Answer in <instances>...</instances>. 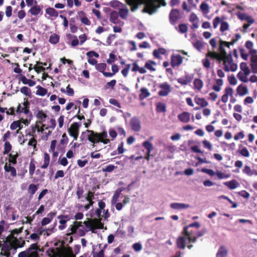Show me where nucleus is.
<instances>
[{"label":"nucleus","instance_id":"nucleus-27","mask_svg":"<svg viewBox=\"0 0 257 257\" xmlns=\"http://www.w3.org/2000/svg\"><path fill=\"white\" fill-rule=\"evenodd\" d=\"M45 231H50L52 232H54L55 231V226H54L51 229L49 228L46 230H40V231H39V233H33L31 234L30 235L31 239H33L35 241L39 240L40 235H41L42 234V233L44 232H45Z\"/></svg>","mask_w":257,"mask_h":257},{"label":"nucleus","instance_id":"nucleus-10","mask_svg":"<svg viewBox=\"0 0 257 257\" xmlns=\"http://www.w3.org/2000/svg\"><path fill=\"white\" fill-rule=\"evenodd\" d=\"M31 119V116L30 115L29 118H27L26 119L22 118L19 121H13L10 125V128L12 130H15L19 128V130L14 134V136H16V134L18 133L19 130L23 127L22 126H21V123H24L26 125H28L30 123Z\"/></svg>","mask_w":257,"mask_h":257},{"label":"nucleus","instance_id":"nucleus-33","mask_svg":"<svg viewBox=\"0 0 257 257\" xmlns=\"http://www.w3.org/2000/svg\"><path fill=\"white\" fill-rule=\"evenodd\" d=\"M235 37V38L232 39L230 42L222 40V43L224 44L226 47L229 48L231 45H233L241 38L239 34H236Z\"/></svg>","mask_w":257,"mask_h":257},{"label":"nucleus","instance_id":"nucleus-62","mask_svg":"<svg viewBox=\"0 0 257 257\" xmlns=\"http://www.w3.org/2000/svg\"><path fill=\"white\" fill-rule=\"evenodd\" d=\"M193 45L199 51H201L204 47L203 42L199 40H197L195 42L193 43Z\"/></svg>","mask_w":257,"mask_h":257},{"label":"nucleus","instance_id":"nucleus-58","mask_svg":"<svg viewBox=\"0 0 257 257\" xmlns=\"http://www.w3.org/2000/svg\"><path fill=\"white\" fill-rule=\"evenodd\" d=\"M12 146L8 141L5 142L4 154H7L12 150Z\"/></svg>","mask_w":257,"mask_h":257},{"label":"nucleus","instance_id":"nucleus-30","mask_svg":"<svg viewBox=\"0 0 257 257\" xmlns=\"http://www.w3.org/2000/svg\"><path fill=\"white\" fill-rule=\"evenodd\" d=\"M236 91L237 94L240 96H243L248 94V90L247 87L243 84H240L237 87Z\"/></svg>","mask_w":257,"mask_h":257},{"label":"nucleus","instance_id":"nucleus-43","mask_svg":"<svg viewBox=\"0 0 257 257\" xmlns=\"http://www.w3.org/2000/svg\"><path fill=\"white\" fill-rule=\"evenodd\" d=\"M107 67V65L104 63H97V64L95 66L96 69L98 71L102 73L103 74V73H107L106 72H105V70L106 69Z\"/></svg>","mask_w":257,"mask_h":257},{"label":"nucleus","instance_id":"nucleus-41","mask_svg":"<svg viewBox=\"0 0 257 257\" xmlns=\"http://www.w3.org/2000/svg\"><path fill=\"white\" fill-rule=\"evenodd\" d=\"M46 13L52 17H57L58 16V12L53 8L46 9Z\"/></svg>","mask_w":257,"mask_h":257},{"label":"nucleus","instance_id":"nucleus-31","mask_svg":"<svg viewBox=\"0 0 257 257\" xmlns=\"http://www.w3.org/2000/svg\"><path fill=\"white\" fill-rule=\"evenodd\" d=\"M223 184L231 190L235 189L239 186V183L235 180L225 182Z\"/></svg>","mask_w":257,"mask_h":257},{"label":"nucleus","instance_id":"nucleus-38","mask_svg":"<svg viewBox=\"0 0 257 257\" xmlns=\"http://www.w3.org/2000/svg\"><path fill=\"white\" fill-rule=\"evenodd\" d=\"M223 85V80L221 79H217L216 80L215 84L213 85L212 89L217 92L220 91L221 87Z\"/></svg>","mask_w":257,"mask_h":257},{"label":"nucleus","instance_id":"nucleus-4","mask_svg":"<svg viewBox=\"0 0 257 257\" xmlns=\"http://www.w3.org/2000/svg\"><path fill=\"white\" fill-rule=\"evenodd\" d=\"M107 133L106 131H103L100 133H95L93 131L86 130L81 133L80 139L82 141L88 140L89 142L93 143V147L95 144L99 142L103 143L104 144L109 143L110 141L107 139Z\"/></svg>","mask_w":257,"mask_h":257},{"label":"nucleus","instance_id":"nucleus-50","mask_svg":"<svg viewBox=\"0 0 257 257\" xmlns=\"http://www.w3.org/2000/svg\"><path fill=\"white\" fill-rule=\"evenodd\" d=\"M18 157V154L17 153H15V154L11 153L9 155V164H12L15 165L17 163V159Z\"/></svg>","mask_w":257,"mask_h":257},{"label":"nucleus","instance_id":"nucleus-17","mask_svg":"<svg viewBox=\"0 0 257 257\" xmlns=\"http://www.w3.org/2000/svg\"><path fill=\"white\" fill-rule=\"evenodd\" d=\"M237 18L241 21H246L248 23L253 24L255 22L254 19L250 16L241 12L236 13Z\"/></svg>","mask_w":257,"mask_h":257},{"label":"nucleus","instance_id":"nucleus-40","mask_svg":"<svg viewBox=\"0 0 257 257\" xmlns=\"http://www.w3.org/2000/svg\"><path fill=\"white\" fill-rule=\"evenodd\" d=\"M50 160V158L49 155L47 153H44V163L42 165V166H41V168L42 169H46L49 165Z\"/></svg>","mask_w":257,"mask_h":257},{"label":"nucleus","instance_id":"nucleus-20","mask_svg":"<svg viewBox=\"0 0 257 257\" xmlns=\"http://www.w3.org/2000/svg\"><path fill=\"white\" fill-rule=\"evenodd\" d=\"M194 101L199 106L195 107L194 109L195 110H197L201 107H205L208 104L204 98H200L198 96L195 97Z\"/></svg>","mask_w":257,"mask_h":257},{"label":"nucleus","instance_id":"nucleus-46","mask_svg":"<svg viewBox=\"0 0 257 257\" xmlns=\"http://www.w3.org/2000/svg\"><path fill=\"white\" fill-rule=\"evenodd\" d=\"M178 117L183 122H188L190 118L189 113H180Z\"/></svg>","mask_w":257,"mask_h":257},{"label":"nucleus","instance_id":"nucleus-16","mask_svg":"<svg viewBox=\"0 0 257 257\" xmlns=\"http://www.w3.org/2000/svg\"><path fill=\"white\" fill-rule=\"evenodd\" d=\"M59 219V225L58 228L60 230H63L66 227L67 222L70 219L68 215H61L58 216Z\"/></svg>","mask_w":257,"mask_h":257},{"label":"nucleus","instance_id":"nucleus-35","mask_svg":"<svg viewBox=\"0 0 257 257\" xmlns=\"http://www.w3.org/2000/svg\"><path fill=\"white\" fill-rule=\"evenodd\" d=\"M194 88L198 91H200L203 87V82L199 78H196L193 82Z\"/></svg>","mask_w":257,"mask_h":257},{"label":"nucleus","instance_id":"nucleus-15","mask_svg":"<svg viewBox=\"0 0 257 257\" xmlns=\"http://www.w3.org/2000/svg\"><path fill=\"white\" fill-rule=\"evenodd\" d=\"M194 78V74L186 73L184 77L177 79V82L182 85H186L191 83Z\"/></svg>","mask_w":257,"mask_h":257},{"label":"nucleus","instance_id":"nucleus-54","mask_svg":"<svg viewBox=\"0 0 257 257\" xmlns=\"http://www.w3.org/2000/svg\"><path fill=\"white\" fill-rule=\"evenodd\" d=\"M152 64L155 65L156 63L152 60H149L145 63V67L150 71H154L156 70V69L152 66Z\"/></svg>","mask_w":257,"mask_h":257},{"label":"nucleus","instance_id":"nucleus-8","mask_svg":"<svg viewBox=\"0 0 257 257\" xmlns=\"http://www.w3.org/2000/svg\"><path fill=\"white\" fill-rule=\"evenodd\" d=\"M223 62V70L226 72H234L237 69V65L233 62L231 53L226 52L222 61Z\"/></svg>","mask_w":257,"mask_h":257},{"label":"nucleus","instance_id":"nucleus-2","mask_svg":"<svg viewBox=\"0 0 257 257\" xmlns=\"http://www.w3.org/2000/svg\"><path fill=\"white\" fill-rule=\"evenodd\" d=\"M23 227L19 229H15L12 230L11 234L8 236L6 241L4 242L2 247L0 257H9L10 250L13 248L22 247L24 243V241L21 238H18L16 235L22 231Z\"/></svg>","mask_w":257,"mask_h":257},{"label":"nucleus","instance_id":"nucleus-51","mask_svg":"<svg viewBox=\"0 0 257 257\" xmlns=\"http://www.w3.org/2000/svg\"><path fill=\"white\" fill-rule=\"evenodd\" d=\"M38 190V186L37 185L34 184H31L28 188V192L29 194L31 195H34L36 192Z\"/></svg>","mask_w":257,"mask_h":257},{"label":"nucleus","instance_id":"nucleus-9","mask_svg":"<svg viewBox=\"0 0 257 257\" xmlns=\"http://www.w3.org/2000/svg\"><path fill=\"white\" fill-rule=\"evenodd\" d=\"M225 46L222 43V40L219 41V51L220 53L215 51H209L206 55V57H209L212 59H216L219 63H220L224 55H226V51L224 47Z\"/></svg>","mask_w":257,"mask_h":257},{"label":"nucleus","instance_id":"nucleus-45","mask_svg":"<svg viewBox=\"0 0 257 257\" xmlns=\"http://www.w3.org/2000/svg\"><path fill=\"white\" fill-rule=\"evenodd\" d=\"M121 192V190L120 189H117L115 191L114 194L113 196H112L111 201V204L112 205H114L116 203V202L118 200V199L120 196Z\"/></svg>","mask_w":257,"mask_h":257},{"label":"nucleus","instance_id":"nucleus-12","mask_svg":"<svg viewBox=\"0 0 257 257\" xmlns=\"http://www.w3.org/2000/svg\"><path fill=\"white\" fill-rule=\"evenodd\" d=\"M183 63V57L180 54H172L171 56L170 64L173 68L178 67Z\"/></svg>","mask_w":257,"mask_h":257},{"label":"nucleus","instance_id":"nucleus-22","mask_svg":"<svg viewBox=\"0 0 257 257\" xmlns=\"http://www.w3.org/2000/svg\"><path fill=\"white\" fill-rule=\"evenodd\" d=\"M233 93V89L230 87H226L224 90V94L222 96L221 100L223 102H226L228 100V96H232Z\"/></svg>","mask_w":257,"mask_h":257},{"label":"nucleus","instance_id":"nucleus-56","mask_svg":"<svg viewBox=\"0 0 257 257\" xmlns=\"http://www.w3.org/2000/svg\"><path fill=\"white\" fill-rule=\"evenodd\" d=\"M156 107L158 112H164L166 110L165 104L162 102L158 103Z\"/></svg>","mask_w":257,"mask_h":257},{"label":"nucleus","instance_id":"nucleus-7","mask_svg":"<svg viewBox=\"0 0 257 257\" xmlns=\"http://www.w3.org/2000/svg\"><path fill=\"white\" fill-rule=\"evenodd\" d=\"M184 235L179 236L177 240V245L178 248L184 249L186 245L190 242H195L196 237L193 235V233L188 230V227L184 229Z\"/></svg>","mask_w":257,"mask_h":257},{"label":"nucleus","instance_id":"nucleus-64","mask_svg":"<svg viewBox=\"0 0 257 257\" xmlns=\"http://www.w3.org/2000/svg\"><path fill=\"white\" fill-rule=\"evenodd\" d=\"M229 28V24L227 22L222 21L221 22V26L220 28V31L221 32H224L225 31H227Z\"/></svg>","mask_w":257,"mask_h":257},{"label":"nucleus","instance_id":"nucleus-11","mask_svg":"<svg viewBox=\"0 0 257 257\" xmlns=\"http://www.w3.org/2000/svg\"><path fill=\"white\" fill-rule=\"evenodd\" d=\"M81 126V123L79 122L72 123L68 130L69 135L76 140L79 135V128Z\"/></svg>","mask_w":257,"mask_h":257},{"label":"nucleus","instance_id":"nucleus-23","mask_svg":"<svg viewBox=\"0 0 257 257\" xmlns=\"http://www.w3.org/2000/svg\"><path fill=\"white\" fill-rule=\"evenodd\" d=\"M38 246L36 244H33L28 249L27 257H38Z\"/></svg>","mask_w":257,"mask_h":257},{"label":"nucleus","instance_id":"nucleus-14","mask_svg":"<svg viewBox=\"0 0 257 257\" xmlns=\"http://www.w3.org/2000/svg\"><path fill=\"white\" fill-rule=\"evenodd\" d=\"M159 87L161 89L158 94L160 96H166L171 92V87L168 82H164L160 84Z\"/></svg>","mask_w":257,"mask_h":257},{"label":"nucleus","instance_id":"nucleus-42","mask_svg":"<svg viewBox=\"0 0 257 257\" xmlns=\"http://www.w3.org/2000/svg\"><path fill=\"white\" fill-rule=\"evenodd\" d=\"M141 94H140V98L141 99H145L150 95V93L146 88H142L141 89Z\"/></svg>","mask_w":257,"mask_h":257},{"label":"nucleus","instance_id":"nucleus-44","mask_svg":"<svg viewBox=\"0 0 257 257\" xmlns=\"http://www.w3.org/2000/svg\"><path fill=\"white\" fill-rule=\"evenodd\" d=\"M59 36L55 33L51 35L49 37V41L52 44H56L59 42Z\"/></svg>","mask_w":257,"mask_h":257},{"label":"nucleus","instance_id":"nucleus-6","mask_svg":"<svg viewBox=\"0 0 257 257\" xmlns=\"http://www.w3.org/2000/svg\"><path fill=\"white\" fill-rule=\"evenodd\" d=\"M36 116L38 118L40 119L42 122H44L43 123L41 128L38 127L37 131L42 133L49 135L51 133V131L48 130V133L44 132L45 129L48 130L51 128L53 130L56 124L55 119L47 118L46 113H37Z\"/></svg>","mask_w":257,"mask_h":257},{"label":"nucleus","instance_id":"nucleus-18","mask_svg":"<svg viewBox=\"0 0 257 257\" xmlns=\"http://www.w3.org/2000/svg\"><path fill=\"white\" fill-rule=\"evenodd\" d=\"M250 56V66L251 72L254 74H257V53Z\"/></svg>","mask_w":257,"mask_h":257},{"label":"nucleus","instance_id":"nucleus-39","mask_svg":"<svg viewBox=\"0 0 257 257\" xmlns=\"http://www.w3.org/2000/svg\"><path fill=\"white\" fill-rule=\"evenodd\" d=\"M129 11L126 8H122L119 9L118 14L119 16L122 19H126L128 14Z\"/></svg>","mask_w":257,"mask_h":257},{"label":"nucleus","instance_id":"nucleus-60","mask_svg":"<svg viewBox=\"0 0 257 257\" xmlns=\"http://www.w3.org/2000/svg\"><path fill=\"white\" fill-rule=\"evenodd\" d=\"M242 172L249 176H251L253 174V171L251 169L250 167L247 165H245L244 167Z\"/></svg>","mask_w":257,"mask_h":257},{"label":"nucleus","instance_id":"nucleus-55","mask_svg":"<svg viewBox=\"0 0 257 257\" xmlns=\"http://www.w3.org/2000/svg\"><path fill=\"white\" fill-rule=\"evenodd\" d=\"M131 66V64H125V67L121 70V73L124 77H126L127 76Z\"/></svg>","mask_w":257,"mask_h":257},{"label":"nucleus","instance_id":"nucleus-1","mask_svg":"<svg viewBox=\"0 0 257 257\" xmlns=\"http://www.w3.org/2000/svg\"><path fill=\"white\" fill-rule=\"evenodd\" d=\"M125 2L130 7L133 12L137 10L140 5H144L145 7L142 12L150 15L156 13L161 6L166 5L165 0H125Z\"/></svg>","mask_w":257,"mask_h":257},{"label":"nucleus","instance_id":"nucleus-28","mask_svg":"<svg viewBox=\"0 0 257 257\" xmlns=\"http://www.w3.org/2000/svg\"><path fill=\"white\" fill-rule=\"evenodd\" d=\"M42 8L40 6L35 5L34 6L31 7L28 12L32 16H37L42 13Z\"/></svg>","mask_w":257,"mask_h":257},{"label":"nucleus","instance_id":"nucleus-25","mask_svg":"<svg viewBox=\"0 0 257 257\" xmlns=\"http://www.w3.org/2000/svg\"><path fill=\"white\" fill-rule=\"evenodd\" d=\"M253 43L252 41L248 40L245 43V47L248 50L250 55L257 54V50L253 48Z\"/></svg>","mask_w":257,"mask_h":257},{"label":"nucleus","instance_id":"nucleus-63","mask_svg":"<svg viewBox=\"0 0 257 257\" xmlns=\"http://www.w3.org/2000/svg\"><path fill=\"white\" fill-rule=\"evenodd\" d=\"M200 8L204 14H207L209 13V6L207 4L202 3L200 6Z\"/></svg>","mask_w":257,"mask_h":257},{"label":"nucleus","instance_id":"nucleus-34","mask_svg":"<svg viewBox=\"0 0 257 257\" xmlns=\"http://www.w3.org/2000/svg\"><path fill=\"white\" fill-rule=\"evenodd\" d=\"M227 253V248L224 246H221L216 253V257H226Z\"/></svg>","mask_w":257,"mask_h":257},{"label":"nucleus","instance_id":"nucleus-49","mask_svg":"<svg viewBox=\"0 0 257 257\" xmlns=\"http://www.w3.org/2000/svg\"><path fill=\"white\" fill-rule=\"evenodd\" d=\"M118 16V13L116 11L112 12L110 15V22L113 24H116Z\"/></svg>","mask_w":257,"mask_h":257},{"label":"nucleus","instance_id":"nucleus-52","mask_svg":"<svg viewBox=\"0 0 257 257\" xmlns=\"http://www.w3.org/2000/svg\"><path fill=\"white\" fill-rule=\"evenodd\" d=\"M20 91L22 93L25 95L26 96L31 97L32 95L31 90L28 87H26V86L22 87L20 89Z\"/></svg>","mask_w":257,"mask_h":257},{"label":"nucleus","instance_id":"nucleus-48","mask_svg":"<svg viewBox=\"0 0 257 257\" xmlns=\"http://www.w3.org/2000/svg\"><path fill=\"white\" fill-rule=\"evenodd\" d=\"M37 90L36 93L37 95L43 96L45 95L47 93V90L46 88L42 87L40 85H38L37 86Z\"/></svg>","mask_w":257,"mask_h":257},{"label":"nucleus","instance_id":"nucleus-24","mask_svg":"<svg viewBox=\"0 0 257 257\" xmlns=\"http://www.w3.org/2000/svg\"><path fill=\"white\" fill-rule=\"evenodd\" d=\"M170 206L172 208L174 209H185L188 208L190 207V205L188 204L181 203H177L175 202L171 203L170 204Z\"/></svg>","mask_w":257,"mask_h":257},{"label":"nucleus","instance_id":"nucleus-36","mask_svg":"<svg viewBox=\"0 0 257 257\" xmlns=\"http://www.w3.org/2000/svg\"><path fill=\"white\" fill-rule=\"evenodd\" d=\"M240 68L243 72L245 76L248 75L250 73V70L246 62H241L240 64Z\"/></svg>","mask_w":257,"mask_h":257},{"label":"nucleus","instance_id":"nucleus-37","mask_svg":"<svg viewBox=\"0 0 257 257\" xmlns=\"http://www.w3.org/2000/svg\"><path fill=\"white\" fill-rule=\"evenodd\" d=\"M111 69L112 71V73H111V72L103 73V75L106 77H110L112 76L113 75H114L119 70L118 67L117 65L116 64H113L112 65Z\"/></svg>","mask_w":257,"mask_h":257},{"label":"nucleus","instance_id":"nucleus-13","mask_svg":"<svg viewBox=\"0 0 257 257\" xmlns=\"http://www.w3.org/2000/svg\"><path fill=\"white\" fill-rule=\"evenodd\" d=\"M181 18L179 11L176 9H172L169 14V21L171 24L174 25Z\"/></svg>","mask_w":257,"mask_h":257},{"label":"nucleus","instance_id":"nucleus-47","mask_svg":"<svg viewBox=\"0 0 257 257\" xmlns=\"http://www.w3.org/2000/svg\"><path fill=\"white\" fill-rule=\"evenodd\" d=\"M98 206L99 208L95 211V213L96 216L98 217H100L101 215V210L104 208L105 206V203L103 201H100L98 202Z\"/></svg>","mask_w":257,"mask_h":257},{"label":"nucleus","instance_id":"nucleus-5","mask_svg":"<svg viewBox=\"0 0 257 257\" xmlns=\"http://www.w3.org/2000/svg\"><path fill=\"white\" fill-rule=\"evenodd\" d=\"M47 254L48 257H75L69 247H52L47 250Z\"/></svg>","mask_w":257,"mask_h":257},{"label":"nucleus","instance_id":"nucleus-21","mask_svg":"<svg viewBox=\"0 0 257 257\" xmlns=\"http://www.w3.org/2000/svg\"><path fill=\"white\" fill-rule=\"evenodd\" d=\"M56 214V213L54 212H50V213H49L47 215L46 217L42 219L41 222V225L42 226H45L49 224L52 221L54 217L55 216Z\"/></svg>","mask_w":257,"mask_h":257},{"label":"nucleus","instance_id":"nucleus-57","mask_svg":"<svg viewBox=\"0 0 257 257\" xmlns=\"http://www.w3.org/2000/svg\"><path fill=\"white\" fill-rule=\"evenodd\" d=\"M215 175L219 179H227L230 177V174H225L220 171L217 170L215 172Z\"/></svg>","mask_w":257,"mask_h":257},{"label":"nucleus","instance_id":"nucleus-19","mask_svg":"<svg viewBox=\"0 0 257 257\" xmlns=\"http://www.w3.org/2000/svg\"><path fill=\"white\" fill-rule=\"evenodd\" d=\"M30 103L28 102L27 99H24V102L22 103V105L19 104L18 107L17 112H30L29 111Z\"/></svg>","mask_w":257,"mask_h":257},{"label":"nucleus","instance_id":"nucleus-26","mask_svg":"<svg viewBox=\"0 0 257 257\" xmlns=\"http://www.w3.org/2000/svg\"><path fill=\"white\" fill-rule=\"evenodd\" d=\"M4 170L6 172L10 173L11 175L15 177L17 176L16 169L11 166V164L6 163L4 166Z\"/></svg>","mask_w":257,"mask_h":257},{"label":"nucleus","instance_id":"nucleus-61","mask_svg":"<svg viewBox=\"0 0 257 257\" xmlns=\"http://www.w3.org/2000/svg\"><path fill=\"white\" fill-rule=\"evenodd\" d=\"M179 31L182 34L186 33L188 30V26L185 24H181L178 26Z\"/></svg>","mask_w":257,"mask_h":257},{"label":"nucleus","instance_id":"nucleus-32","mask_svg":"<svg viewBox=\"0 0 257 257\" xmlns=\"http://www.w3.org/2000/svg\"><path fill=\"white\" fill-rule=\"evenodd\" d=\"M167 53V50L164 48H159L158 49H155L153 51V54L154 56L160 59L161 57V55H165Z\"/></svg>","mask_w":257,"mask_h":257},{"label":"nucleus","instance_id":"nucleus-53","mask_svg":"<svg viewBox=\"0 0 257 257\" xmlns=\"http://www.w3.org/2000/svg\"><path fill=\"white\" fill-rule=\"evenodd\" d=\"M239 153L242 156L246 158H248L250 156L249 152L247 149L245 147H242L238 150Z\"/></svg>","mask_w":257,"mask_h":257},{"label":"nucleus","instance_id":"nucleus-3","mask_svg":"<svg viewBox=\"0 0 257 257\" xmlns=\"http://www.w3.org/2000/svg\"><path fill=\"white\" fill-rule=\"evenodd\" d=\"M97 228H99L98 223L92 220H88L83 222L81 221H75L74 224L71 225L68 229V234L76 233L80 236L84 235L86 232L89 230L93 231Z\"/></svg>","mask_w":257,"mask_h":257},{"label":"nucleus","instance_id":"nucleus-29","mask_svg":"<svg viewBox=\"0 0 257 257\" xmlns=\"http://www.w3.org/2000/svg\"><path fill=\"white\" fill-rule=\"evenodd\" d=\"M131 125L132 129L136 132H138L141 130L140 121L136 118H133L131 121Z\"/></svg>","mask_w":257,"mask_h":257},{"label":"nucleus","instance_id":"nucleus-59","mask_svg":"<svg viewBox=\"0 0 257 257\" xmlns=\"http://www.w3.org/2000/svg\"><path fill=\"white\" fill-rule=\"evenodd\" d=\"M116 168L117 166L110 164L105 167L104 168H103L102 171L103 172L110 173L112 172Z\"/></svg>","mask_w":257,"mask_h":257}]
</instances>
